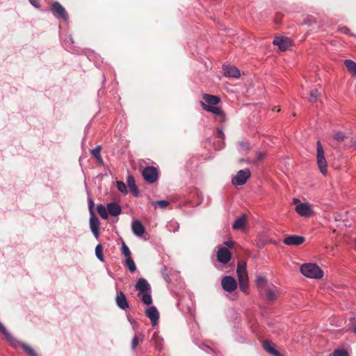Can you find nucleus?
I'll use <instances>...</instances> for the list:
<instances>
[{"label": "nucleus", "instance_id": "obj_1", "mask_svg": "<svg viewBox=\"0 0 356 356\" xmlns=\"http://www.w3.org/2000/svg\"><path fill=\"white\" fill-rule=\"evenodd\" d=\"M135 288L138 291L137 296L141 299L142 302L147 305H152V289L148 282L145 278H139Z\"/></svg>", "mask_w": 356, "mask_h": 356}, {"label": "nucleus", "instance_id": "obj_2", "mask_svg": "<svg viewBox=\"0 0 356 356\" xmlns=\"http://www.w3.org/2000/svg\"><path fill=\"white\" fill-rule=\"evenodd\" d=\"M301 273L307 277L321 279L323 277V271L320 267L312 263L304 264L300 267Z\"/></svg>", "mask_w": 356, "mask_h": 356}, {"label": "nucleus", "instance_id": "obj_3", "mask_svg": "<svg viewBox=\"0 0 356 356\" xmlns=\"http://www.w3.org/2000/svg\"><path fill=\"white\" fill-rule=\"evenodd\" d=\"M236 273L241 291L246 293L249 287L248 275L246 270V264L243 262L238 264Z\"/></svg>", "mask_w": 356, "mask_h": 356}, {"label": "nucleus", "instance_id": "obj_4", "mask_svg": "<svg viewBox=\"0 0 356 356\" xmlns=\"http://www.w3.org/2000/svg\"><path fill=\"white\" fill-rule=\"evenodd\" d=\"M316 162L319 170L323 175H326L327 163L325 157V152L320 140L316 143Z\"/></svg>", "mask_w": 356, "mask_h": 356}, {"label": "nucleus", "instance_id": "obj_5", "mask_svg": "<svg viewBox=\"0 0 356 356\" xmlns=\"http://www.w3.org/2000/svg\"><path fill=\"white\" fill-rule=\"evenodd\" d=\"M251 172L249 168H245L238 171L237 174L232 179V182L234 186L243 185L247 179L250 177Z\"/></svg>", "mask_w": 356, "mask_h": 356}, {"label": "nucleus", "instance_id": "obj_6", "mask_svg": "<svg viewBox=\"0 0 356 356\" xmlns=\"http://www.w3.org/2000/svg\"><path fill=\"white\" fill-rule=\"evenodd\" d=\"M295 210L301 217L308 218L314 214L311 204L307 202H299V204L296 206Z\"/></svg>", "mask_w": 356, "mask_h": 356}, {"label": "nucleus", "instance_id": "obj_7", "mask_svg": "<svg viewBox=\"0 0 356 356\" xmlns=\"http://www.w3.org/2000/svg\"><path fill=\"white\" fill-rule=\"evenodd\" d=\"M158 171L154 166L146 167L143 170V176L145 180L149 184L156 182L158 179Z\"/></svg>", "mask_w": 356, "mask_h": 356}, {"label": "nucleus", "instance_id": "obj_8", "mask_svg": "<svg viewBox=\"0 0 356 356\" xmlns=\"http://www.w3.org/2000/svg\"><path fill=\"white\" fill-rule=\"evenodd\" d=\"M145 313L146 316L149 318L151 324L153 327L158 325L160 314L155 306L151 305L147 307Z\"/></svg>", "mask_w": 356, "mask_h": 356}, {"label": "nucleus", "instance_id": "obj_9", "mask_svg": "<svg viewBox=\"0 0 356 356\" xmlns=\"http://www.w3.org/2000/svg\"><path fill=\"white\" fill-rule=\"evenodd\" d=\"M51 10L56 18H62L65 21L68 19L65 9L59 2H54L51 5Z\"/></svg>", "mask_w": 356, "mask_h": 356}, {"label": "nucleus", "instance_id": "obj_10", "mask_svg": "<svg viewBox=\"0 0 356 356\" xmlns=\"http://www.w3.org/2000/svg\"><path fill=\"white\" fill-rule=\"evenodd\" d=\"M222 289L227 292H232L237 288L236 280L229 275L224 277L221 281Z\"/></svg>", "mask_w": 356, "mask_h": 356}, {"label": "nucleus", "instance_id": "obj_11", "mask_svg": "<svg viewBox=\"0 0 356 356\" xmlns=\"http://www.w3.org/2000/svg\"><path fill=\"white\" fill-rule=\"evenodd\" d=\"M200 105L204 110L213 113L216 117H219L222 121L225 120V114L220 107L209 106L202 101L200 102Z\"/></svg>", "mask_w": 356, "mask_h": 356}, {"label": "nucleus", "instance_id": "obj_12", "mask_svg": "<svg viewBox=\"0 0 356 356\" xmlns=\"http://www.w3.org/2000/svg\"><path fill=\"white\" fill-rule=\"evenodd\" d=\"M115 300L117 306L120 309L126 311L129 308V304L123 291H117Z\"/></svg>", "mask_w": 356, "mask_h": 356}, {"label": "nucleus", "instance_id": "obj_13", "mask_svg": "<svg viewBox=\"0 0 356 356\" xmlns=\"http://www.w3.org/2000/svg\"><path fill=\"white\" fill-rule=\"evenodd\" d=\"M99 220L96 216L95 213H92V215H90V219H89V225L90 229L93 234V236L98 238L99 236Z\"/></svg>", "mask_w": 356, "mask_h": 356}, {"label": "nucleus", "instance_id": "obj_14", "mask_svg": "<svg viewBox=\"0 0 356 356\" xmlns=\"http://www.w3.org/2000/svg\"><path fill=\"white\" fill-rule=\"evenodd\" d=\"M12 346L15 348L21 347L29 356H39L32 346L26 343L21 342L17 339H15V341L13 343Z\"/></svg>", "mask_w": 356, "mask_h": 356}, {"label": "nucleus", "instance_id": "obj_15", "mask_svg": "<svg viewBox=\"0 0 356 356\" xmlns=\"http://www.w3.org/2000/svg\"><path fill=\"white\" fill-rule=\"evenodd\" d=\"M305 238L304 236L299 235H289L284 239L283 242L287 245L296 246L301 245L305 242Z\"/></svg>", "mask_w": 356, "mask_h": 356}, {"label": "nucleus", "instance_id": "obj_16", "mask_svg": "<svg viewBox=\"0 0 356 356\" xmlns=\"http://www.w3.org/2000/svg\"><path fill=\"white\" fill-rule=\"evenodd\" d=\"M232 258L230 251L225 247H221L218 249L217 252V259L219 262L222 264L228 263Z\"/></svg>", "mask_w": 356, "mask_h": 356}, {"label": "nucleus", "instance_id": "obj_17", "mask_svg": "<svg viewBox=\"0 0 356 356\" xmlns=\"http://www.w3.org/2000/svg\"><path fill=\"white\" fill-rule=\"evenodd\" d=\"M131 231L137 237H141L145 232V228L138 220H134L131 222Z\"/></svg>", "mask_w": 356, "mask_h": 356}, {"label": "nucleus", "instance_id": "obj_18", "mask_svg": "<svg viewBox=\"0 0 356 356\" xmlns=\"http://www.w3.org/2000/svg\"><path fill=\"white\" fill-rule=\"evenodd\" d=\"M223 74L226 77L229 78H238L240 76L239 70L232 65H227L223 67Z\"/></svg>", "mask_w": 356, "mask_h": 356}, {"label": "nucleus", "instance_id": "obj_19", "mask_svg": "<svg viewBox=\"0 0 356 356\" xmlns=\"http://www.w3.org/2000/svg\"><path fill=\"white\" fill-rule=\"evenodd\" d=\"M273 44L275 46H277L281 51H286L289 47L290 41L286 38L276 37L273 40Z\"/></svg>", "mask_w": 356, "mask_h": 356}, {"label": "nucleus", "instance_id": "obj_20", "mask_svg": "<svg viewBox=\"0 0 356 356\" xmlns=\"http://www.w3.org/2000/svg\"><path fill=\"white\" fill-rule=\"evenodd\" d=\"M108 213L112 216H118L122 213L121 206L116 202H111L107 204Z\"/></svg>", "mask_w": 356, "mask_h": 356}, {"label": "nucleus", "instance_id": "obj_21", "mask_svg": "<svg viewBox=\"0 0 356 356\" xmlns=\"http://www.w3.org/2000/svg\"><path fill=\"white\" fill-rule=\"evenodd\" d=\"M152 340L154 343L155 348L156 350L161 352L163 350L164 339L159 335L158 332L153 334Z\"/></svg>", "mask_w": 356, "mask_h": 356}, {"label": "nucleus", "instance_id": "obj_22", "mask_svg": "<svg viewBox=\"0 0 356 356\" xmlns=\"http://www.w3.org/2000/svg\"><path fill=\"white\" fill-rule=\"evenodd\" d=\"M264 291L268 301H273L280 296V291L277 288L266 287Z\"/></svg>", "mask_w": 356, "mask_h": 356}, {"label": "nucleus", "instance_id": "obj_23", "mask_svg": "<svg viewBox=\"0 0 356 356\" xmlns=\"http://www.w3.org/2000/svg\"><path fill=\"white\" fill-rule=\"evenodd\" d=\"M202 97L204 102L209 106H216L220 102V99L216 95L204 94Z\"/></svg>", "mask_w": 356, "mask_h": 356}, {"label": "nucleus", "instance_id": "obj_24", "mask_svg": "<svg viewBox=\"0 0 356 356\" xmlns=\"http://www.w3.org/2000/svg\"><path fill=\"white\" fill-rule=\"evenodd\" d=\"M127 182L130 191L134 194L135 197H138L139 195V191L135 184L134 177L131 175L128 176Z\"/></svg>", "mask_w": 356, "mask_h": 356}, {"label": "nucleus", "instance_id": "obj_25", "mask_svg": "<svg viewBox=\"0 0 356 356\" xmlns=\"http://www.w3.org/2000/svg\"><path fill=\"white\" fill-rule=\"evenodd\" d=\"M264 349L268 353L273 356H282L279 351H277L268 341H264L263 342Z\"/></svg>", "mask_w": 356, "mask_h": 356}, {"label": "nucleus", "instance_id": "obj_26", "mask_svg": "<svg viewBox=\"0 0 356 356\" xmlns=\"http://www.w3.org/2000/svg\"><path fill=\"white\" fill-rule=\"evenodd\" d=\"M245 221L246 218L245 215L240 216L234 220L232 225V229L235 230L243 229L245 228Z\"/></svg>", "mask_w": 356, "mask_h": 356}, {"label": "nucleus", "instance_id": "obj_27", "mask_svg": "<svg viewBox=\"0 0 356 356\" xmlns=\"http://www.w3.org/2000/svg\"><path fill=\"white\" fill-rule=\"evenodd\" d=\"M0 331L2 332L6 340L10 343L12 345L13 343L15 341V338L12 335L11 333L8 332L6 327L0 322Z\"/></svg>", "mask_w": 356, "mask_h": 356}, {"label": "nucleus", "instance_id": "obj_28", "mask_svg": "<svg viewBox=\"0 0 356 356\" xmlns=\"http://www.w3.org/2000/svg\"><path fill=\"white\" fill-rule=\"evenodd\" d=\"M0 331L2 332L6 340L10 343L12 345L13 343L15 341V338L12 335L11 333L8 332L6 327L0 322Z\"/></svg>", "mask_w": 356, "mask_h": 356}, {"label": "nucleus", "instance_id": "obj_29", "mask_svg": "<svg viewBox=\"0 0 356 356\" xmlns=\"http://www.w3.org/2000/svg\"><path fill=\"white\" fill-rule=\"evenodd\" d=\"M0 331L2 332L6 340L10 343L12 345L13 343L15 341V338L12 335L11 333L8 332L6 327L0 322Z\"/></svg>", "mask_w": 356, "mask_h": 356}, {"label": "nucleus", "instance_id": "obj_30", "mask_svg": "<svg viewBox=\"0 0 356 356\" xmlns=\"http://www.w3.org/2000/svg\"><path fill=\"white\" fill-rule=\"evenodd\" d=\"M344 65L349 72L356 77V63L350 59H347L345 60Z\"/></svg>", "mask_w": 356, "mask_h": 356}, {"label": "nucleus", "instance_id": "obj_31", "mask_svg": "<svg viewBox=\"0 0 356 356\" xmlns=\"http://www.w3.org/2000/svg\"><path fill=\"white\" fill-rule=\"evenodd\" d=\"M97 211L99 216L104 220L108 219V211L107 207L104 205L100 204L97 207Z\"/></svg>", "mask_w": 356, "mask_h": 356}, {"label": "nucleus", "instance_id": "obj_32", "mask_svg": "<svg viewBox=\"0 0 356 356\" xmlns=\"http://www.w3.org/2000/svg\"><path fill=\"white\" fill-rule=\"evenodd\" d=\"M238 151L243 154L247 153L250 149L249 143L246 140H242L238 143Z\"/></svg>", "mask_w": 356, "mask_h": 356}, {"label": "nucleus", "instance_id": "obj_33", "mask_svg": "<svg viewBox=\"0 0 356 356\" xmlns=\"http://www.w3.org/2000/svg\"><path fill=\"white\" fill-rule=\"evenodd\" d=\"M216 137L220 140V141L219 142V144H218V148L221 149L225 145V142H224L225 134H224L222 129H218V130L216 131Z\"/></svg>", "mask_w": 356, "mask_h": 356}, {"label": "nucleus", "instance_id": "obj_34", "mask_svg": "<svg viewBox=\"0 0 356 356\" xmlns=\"http://www.w3.org/2000/svg\"><path fill=\"white\" fill-rule=\"evenodd\" d=\"M166 227L169 232H176L179 228V225L176 221H170L168 222Z\"/></svg>", "mask_w": 356, "mask_h": 356}, {"label": "nucleus", "instance_id": "obj_35", "mask_svg": "<svg viewBox=\"0 0 356 356\" xmlns=\"http://www.w3.org/2000/svg\"><path fill=\"white\" fill-rule=\"evenodd\" d=\"M125 263L131 273H134L136 270V266L131 257L126 258Z\"/></svg>", "mask_w": 356, "mask_h": 356}, {"label": "nucleus", "instance_id": "obj_36", "mask_svg": "<svg viewBox=\"0 0 356 356\" xmlns=\"http://www.w3.org/2000/svg\"><path fill=\"white\" fill-rule=\"evenodd\" d=\"M152 204L155 208L160 207L161 209H165L170 204V203L167 200H159L152 202Z\"/></svg>", "mask_w": 356, "mask_h": 356}, {"label": "nucleus", "instance_id": "obj_37", "mask_svg": "<svg viewBox=\"0 0 356 356\" xmlns=\"http://www.w3.org/2000/svg\"><path fill=\"white\" fill-rule=\"evenodd\" d=\"M103 248L101 244H98L95 248V255L100 261H104Z\"/></svg>", "mask_w": 356, "mask_h": 356}, {"label": "nucleus", "instance_id": "obj_38", "mask_svg": "<svg viewBox=\"0 0 356 356\" xmlns=\"http://www.w3.org/2000/svg\"><path fill=\"white\" fill-rule=\"evenodd\" d=\"M318 96H319V92H318V90H316V89L312 90L309 92V101L312 103L316 102L318 99Z\"/></svg>", "mask_w": 356, "mask_h": 356}, {"label": "nucleus", "instance_id": "obj_39", "mask_svg": "<svg viewBox=\"0 0 356 356\" xmlns=\"http://www.w3.org/2000/svg\"><path fill=\"white\" fill-rule=\"evenodd\" d=\"M256 282H257V286L261 290H264V289L265 287H263V286H264L266 283V278L265 277H264V276H259V277H257Z\"/></svg>", "mask_w": 356, "mask_h": 356}, {"label": "nucleus", "instance_id": "obj_40", "mask_svg": "<svg viewBox=\"0 0 356 356\" xmlns=\"http://www.w3.org/2000/svg\"><path fill=\"white\" fill-rule=\"evenodd\" d=\"M118 190L122 193L127 194L128 193L126 184L121 181H118L116 183Z\"/></svg>", "mask_w": 356, "mask_h": 356}, {"label": "nucleus", "instance_id": "obj_41", "mask_svg": "<svg viewBox=\"0 0 356 356\" xmlns=\"http://www.w3.org/2000/svg\"><path fill=\"white\" fill-rule=\"evenodd\" d=\"M122 254H123L125 258L131 257V252L129 247L123 241L121 248Z\"/></svg>", "mask_w": 356, "mask_h": 356}, {"label": "nucleus", "instance_id": "obj_42", "mask_svg": "<svg viewBox=\"0 0 356 356\" xmlns=\"http://www.w3.org/2000/svg\"><path fill=\"white\" fill-rule=\"evenodd\" d=\"M316 23V19L313 16L308 15V16L305 17L304 19V24H305L307 25L312 26Z\"/></svg>", "mask_w": 356, "mask_h": 356}, {"label": "nucleus", "instance_id": "obj_43", "mask_svg": "<svg viewBox=\"0 0 356 356\" xmlns=\"http://www.w3.org/2000/svg\"><path fill=\"white\" fill-rule=\"evenodd\" d=\"M333 138L336 141L341 142L346 138V136L342 132L339 131L334 134Z\"/></svg>", "mask_w": 356, "mask_h": 356}, {"label": "nucleus", "instance_id": "obj_44", "mask_svg": "<svg viewBox=\"0 0 356 356\" xmlns=\"http://www.w3.org/2000/svg\"><path fill=\"white\" fill-rule=\"evenodd\" d=\"M101 149L102 147L100 145H97L95 148L90 150V153L95 158L101 155Z\"/></svg>", "mask_w": 356, "mask_h": 356}, {"label": "nucleus", "instance_id": "obj_45", "mask_svg": "<svg viewBox=\"0 0 356 356\" xmlns=\"http://www.w3.org/2000/svg\"><path fill=\"white\" fill-rule=\"evenodd\" d=\"M333 356H348V354L347 351L342 349H339L334 352Z\"/></svg>", "mask_w": 356, "mask_h": 356}, {"label": "nucleus", "instance_id": "obj_46", "mask_svg": "<svg viewBox=\"0 0 356 356\" xmlns=\"http://www.w3.org/2000/svg\"><path fill=\"white\" fill-rule=\"evenodd\" d=\"M138 343V338L136 335H135L131 341V350H135L136 348Z\"/></svg>", "mask_w": 356, "mask_h": 356}, {"label": "nucleus", "instance_id": "obj_47", "mask_svg": "<svg viewBox=\"0 0 356 356\" xmlns=\"http://www.w3.org/2000/svg\"><path fill=\"white\" fill-rule=\"evenodd\" d=\"M94 202L92 198L88 199V209L90 211V215H92V213H95L93 208H94Z\"/></svg>", "mask_w": 356, "mask_h": 356}, {"label": "nucleus", "instance_id": "obj_48", "mask_svg": "<svg viewBox=\"0 0 356 356\" xmlns=\"http://www.w3.org/2000/svg\"><path fill=\"white\" fill-rule=\"evenodd\" d=\"M346 146L349 147H356V138H351L350 143L346 144Z\"/></svg>", "mask_w": 356, "mask_h": 356}, {"label": "nucleus", "instance_id": "obj_49", "mask_svg": "<svg viewBox=\"0 0 356 356\" xmlns=\"http://www.w3.org/2000/svg\"><path fill=\"white\" fill-rule=\"evenodd\" d=\"M29 2L35 8H38L40 7V4L39 3V2L37 0H29Z\"/></svg>", "mask_w": 356, "mask_h": 356}, {"label": "nucleus", "instance_id": "obj_50", "mask_svg": "<svg viewBox=\"0 0 356 356\" xmlns=\"http://www.w3.org/2000/svg\"><path fill=\"white\" fill-rule=\"evenodd\" d=\"M68 44H74V40H73L72 35H69L67 39L65 41V45L68 46Z\"/></svg>", "mask_w": 356, "mask_h": 356}, {"label": "nucleus", "instance_id": "obj_51", "mask_svg": "<svg viewBox=\"0 0 356 356\" xmlns=\"http://www.w3.org/2000/svg\"><path fill=\"white\" fill-rule=\"evenodd\" d=\"M265 156V154L263 152H257V160H261Z\"/></svg>", "mask_w": 356, "mask_h": 356}, {"label": "nucleus", "instance_id": "obj_52", "mask_svg": "<svg viewBox=\"0 0 356 356\" xmlns=\"http://www.w3.org/2000/svg\"><path fill=\"white\" fill-rule=\"evenodd\" d=\"M224 243L229 248H232L234 245V242L232 241H227Z\"/></svg>", "mask_w": 356, "mask_h": 356}, {"label": "nucleus", "instance_id": "obj_53", "mask_svg": "<svg viewBox=\"0 0 356 356\" xmlns=\"http://www.w3.org/2000/svg\"><path fill=\"white\" fill-rule=\"evenodd\" d=\"M166 270V267H164L163 268V275L164 276V278L165 279L166 281L169 282V277L168 275L165 273V271Z\"/></svg>", "mask_w": 356, "mask_h": 356}, {"label": "nucleus", "instance_id": "obj_54", "mask_svg": "<svg viewBox=\"0 0 356 356\" xmlns=\"http://www.w3.org/2000/svg\"><path fill=\"white\" fill-rule=\"evenodd\" d=\"M95 159H96L97 161L99 163H100V164H103V159H102V156H101V155H99V156H98L95 157Z\"/></svg>", "mask_w": 356, "mask_h": 356}, {"label": "nucleus", "instance_id": "obj_55", "mask_svg": "<svg viewBox=\"0 0 356 356\" xmlns=\"http://www.w3.org/2000/svg\"><path fill=\"white\" fill-rule=\"evenodd\" d=\"M293 202L294 204H296V205L299 204V202H300V200L298 199V198H293Z\"/></svg>", "mask_w": 356, "mask_h": 356}, {"label": "nucleus", "instance_id": "obj_56", "mask_svg": "<svg viewBox=\"0 0 356 356\" xmlns=\"http://www.w3.org/2000/svg\"><path fill=\"white\" fill-rule=\"evenodd\" d=\"M351 330H353V332H354L355 333H356V325H355V326L352 327Z\"/></svg>", "mask_w": 356, "mask_h": 356}, {"label": "nucleus", "instance_id": "obj_57", "mask_svg": "<svg viewBox=\"0 0 356 356\" xmlns=\"http://www.w3.org/2000/svg\"><path fill=\"white\" fill-rule=\"evenodd\" d=\"M355 319V317H351V318H350V321H354Z\"/></svg>", "mask_w": 356, "mask_h": 356}]
</instances>
